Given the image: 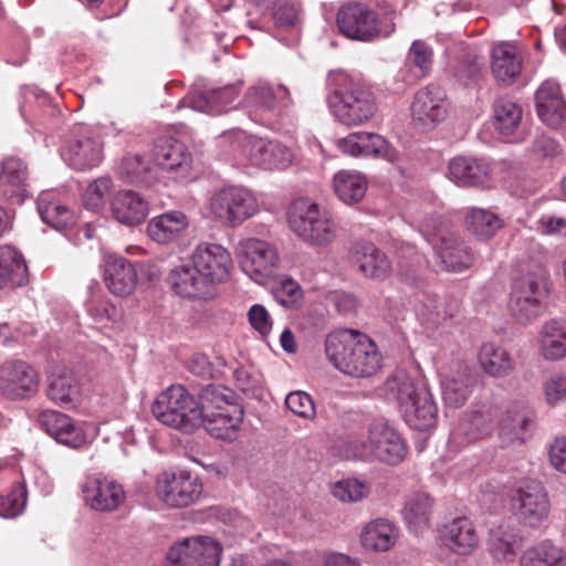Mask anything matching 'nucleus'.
Instances as JSON below:
<instances>
[{"label":"nucleus","mask_w":566,"mask_h":566,"mask_svg":"<svg viewBox=\"0 0 566 566\" xmlns=\"http://www.w3.org/2000/svg\"><path fill=\"white\" fill-rule=\"evenodd\" d=\"M340 420L347 432L337 440L335 449L343 459L377 460L396 465L406 458L408 447L401 434L387 420L374 419L368 424L367 440L361 439L355 432L360 424L359 413L345 412Z\"/></svg>","instance_id":"obj_1"},{"label":"nucleus","mask_w":566,"mask_h":566,"mask_svg":"<svg viewBox=\"0 0 566 566\" xmlns=\"http://www.w3.org/2000/svg\"><path fill=\"white\" fill-rule=\"evenodd\" d=\"M325 353L335 368L352 377H370L380 368L381 356L374 340L354 329L328 334Z\"/></svg>","instance_id":"obj_2"},{"label":"nucleus","mask_w":566,"mask_h":566,"mask_svg":"<svg viewBox=\"0 0 566 566\" xmlns=\"http://www.w3.org/2000/svg\"><path fill=\"white\" fill-rule=\"evenodd\" d=\"M327 104L333 116L346 126L361 125L371 119L377 106L369 90L343 71L327 77Z\"/></svg>","instance_id":"obj_3"},{"label":"nucleus","mask_w":566,"mask_h":566,"mask_svg":"<svg viewBox=\"0 0 566 566\" xmlns=\"http://www.w3.org/2000/svg\"><path fill=\"white\" fill-rule=\"evenodd\" d=\"M386 398L398 405L406 423L419 431L436 424L438 408L428 387L405 374H397L385 382Z\"/></svg>","instance_id":"obj_4"},{"label":"nucleus","mask_w":566,"mask_h":566,"mask_svg":"<svg viewBox=\"0 0 566 566\" xmlns=\"http://www.w3.org/2000/svg\"><path fill=\"white\" fill-rule=\"evenodd\" d=\"M201 426L213 438L232 441L243 420V409L233 402L234 394L227 387L207 385L200 391Z\"/></svg>","instance_id":"obj_5"},{"label":"nucleus","mask_w":566,"mask_h":566,"mask_svg":"<svg viewBox=\"0 0 566 566\" xmlns=\"http://www.w3.org/2000/svg\"><path fill=\"white\" fill-rule=\"evenodd\" d=\"M154 417L163 424L191 433L201 427V399L182 385H171L159 394L151 406Z\"/></svg>","instance_id":"obj_6"},{"label":"nucleus","mask_w":566,"mask_h":566,"mask_svg":"<svg viewBox=\"0 0 566 566\" xmlns=\"http://www.w3.org/2000/svg\"><path fill=\"white\" fill-rule=\"evenodd\" d=\"M551 285L549 276L543 269L516 279L509 303L512 316L521 324H528L536 319L544 310Z\"/></svg>","instance_id":"obj_7"},{"label":"nucleus","mask_w":566,"mask_h":566,"mask_svg":"<svg viewBox=\"0 0 566 566\" xmlns=\"http://www.w3.org/2000/svg\"><path fill=\"white\" fill-rule=\"evenodd\" d=\"M219 139L220 143H229L234 149L241 148L242 155L250 164L262 169H284L292 163L291 149L277 140L248 136L241 129L226 132Z\"/></svg>","instance_id":"obj_8"},{"label":"nucleus","mask_w":566,"mask_h":566,"mask_svg":"<svg viewBox=\"0 0 566 566\" xmlns=\"http://www.w3.org/2000/svg\"><path fill=\"white\" fill-rule=\"evenodd\" d=\"M289 223L296 235L312 245H327L336 237V224L329 212L315 202H295L290 211Z\"/></svg>","instance_id":"obj_9"},{"label":"nucleus","mask_w":566,"mask_h":566,"mask_svg":"<svg viewBox=\"0 0 566 566\" xmlns=\"http://www.w3.org/2000/svg\"><path fill=\"white\" fill-rule=\"evenodd\" d=\"M209 211L220 222L238 227L259 211V205L249 189L230 186L211 196Z\"/></svg>","instance_id":"obj_10"},{"label":"nucleus","mask_w":566,"mask_h":566,"mask_svg":"<svg viewBox=\"0 0 566 566\" xmlns=\"http://www.w3.org/2000/svg\"><path fill=\"white\" fill-rule=\"evenodd\" d=\"M237 256L242 271L254 282L263 284L279 269L276 248L266 241L248 238L237 245Z\"/></svg>","instance_id":"obj_11"},{"label":"nucleus","mask_w":566,"mask_h":566,"mask_svg":"<svg viewBox=\"0 0 566 566\" xmlns=\"http://www.w3.org/2000/svg\"><path fill=\"white\" fill-rule=\"evenodd\" d=\"M511 509L525 526H541L549 514V501L543 484L536 480L522 481L511 496Z\"/></svg>","instance_id":"obj_12"},{"label":"nucleus","mask_w":566,"mask_h":566,"mask_svg":"<svg viewBox=\"0 0 566 566\" xmlns=\"http://www.w3.org/2000/svg\"><path fill=\"white\" fill-rule=\"evenodd\" d=\"M156 492L169 507H186L200 499L202 483L197 474L189 471H166L157 479Z\"/></svg>","instance_id":"obj_13"},{"label":"nucleus","mask_w":566,"mask_h":566,"mask_svg":"<svg viewBox=\"0 0 566 566\" xmlns=\"http://www.w3.org/2000/svg\"><path fill=\"white\" fill-rule=\"evenodd\" d=\"M63 159L76 170L96 167L103 158V142L99 129L77 125L62 153Z\"/></svg>","instance_id":"obj_14"},{"label":"nucleus","mask_w":566,"mask_h":566,"mask_svg":"<svg viewBox=\"0 0 566 566\" xmlns=\"http://www.w3.org/2000/svg\"><path fill=\"white\" fill-rule=\"evenodd\" d=\"M151 158L158 170L159 180L185 181L190 177L192 155L181 142L172 138L157 140Z\"/></svg>","instance_id":"obj_15"},{"label":"nucleus","mask_w":566,"mask_h":566,"mask_svg":"<svg viewBox=\"0 0 566 566\" xmlns=\"http://www.w3.org/2000/svg\"><path fill=\"white\" fill-rule=\"evenodd\" d=\"M221 551L209 536L188 537L169 548L165 566H219Z\"/></svg>","instance_id":"obj_16"},{"label":"nucleus","mask_w":566,"mask_h":566,"mask_svg":"<svg viewBox=\"0 0 566 566\" xmlns=\"http://www.w3.org/2000/svg\"><path fill=\"white\" fill-rule=\"evenodd\" d=\"M339 31L347 38L370 42L379 36L377 14L361 3L343 6L336 17Z\"/></svg>","instance_id":"obj_17"},{"label":"nucleus","mask_w":566,"mask_h":566,"mask_svg":"<svg viewBox=\"0 0 566 566\" xmlns=\"http://www.w3.org/2000/svg\"><path fill=\"white\" fill-rule=\"evenodd\" d=\"M448 115L447 95L442 87L429 84L418 90L411 103L413 123L422 129H432Z\"/></svg>","instance_id":"obj_18"},{"label":"nucleus","mask_w":566,"mask_h":566,"mask_svg":"<svg viewBox=\"0 0 566 566\" xmlns=\"http://www.w3.org/2000/svg\"><path fill=\"white\" fill-rule=\"evenodd\" d=\"M35 370L23 360H9L0 366V392L9 399H24L38 391Z\"/></svg>","instance_id":"obj_19"},{"label":"nucleus","mask_w":566,"mask_h":566,"mask_svg":"<svg viewBox=\"0 0 566 566\" xmlns=\"http://www.w3.org/2000/svg\"><path fill=\"white\" fill-rule=\"evenodd\" d=\"M82 492L85 503L98 512H113L123 504L125 491L117 481L101 473L86 478Z\"/></svg>","instance_id":"obj_20"},{"label":"nucleus","mask_w":566,"mask_h":566,"mask_svg":"<svg viewBox=\"0 0 566 566\" xmlns=\"http://www.w3.org/2000/svg\"><path fill=\"white\" fill-rule=\"evenodd\" d=\"M191 261L214 289L228 277L232 268L229 251L217 243L198 244L192 252Z\"/></svg>","instance_id":"obj_21"},{"label":"nucleus","mask_w":566,"mask_h":566,"mask_svg":"<svg viewBox=\"0 0 566 566\" xmlns=\"http://www.w3.org/2000/svg\"><path fill=\"white\" fill-rule=\"evenodd\" d=\"M172 291L184 298L208 300L216 289L191 262L174 268L168 276Z\"/></svg>","instance_id":"obj_22"},{"label":"nucleus","mask_w":566,"mask_h":566,"mask_svg":"<svg viewBox=\"0 0 566 566\" xmlns=\"http://www.w3.org/2000/svg\"><path fill=\"white\" fill-rule=\"evenodd\" d=\"M535 419L534 410L525 402L509 406L499 423V437L504 444L524 443Z\"/></svg>","instance_id":"obj_23"},{"label":"nucleus","mask_w":566,"mask_h":566,"mask_svg":"<svg viewBox=\"0 0 566 566\" xmlns=\"http://www.w3.org/2000/svg\"><path fill=\"white\" fill-rule=\"evenodd\" d=\"M103 276L109 292L122 297L130 295L138 281L135 264L117 254L104 258Z\"/></svg>","instance_id":"obj_24"},{"label":"nucleus","mask_w":566,"mask_h":566,"mask_svg":"<svg viewBox=\"0 0 566 566\" xmlns=\"http://www.w3.org/2000/svg\"><path fill=\"white\" fill-rule=\"evenodd\" d=\"M39 422L49 436L63 446L78 449L86 443L83 429L65 413L48 409L41 412Z\"/></svg>","instance_id":"obj_25"},{"label":"nucleus","mask_w":566,"mask_h":566,"mask_svg":"<svg viewBox=\"0 0 566 566\" xmlns=\"http://www.w3.org/2000/svg\"><path fill=\"white\" fill-rule=\"evenodd\" d=\"M428 241L433 245L446 270L462 272L473 264L474 255L460 235L450 233L439 238H428Z\"/></svg>","instance_id":"obj_26"},{"label":"nucleus","mask_w":566,"mask_h":566,"mask_svg":"<svg viewBox=\"0 0 566 566\" xmlns=\"http://www.w3.org/2000/svg\"><path fill=\"white\" fill-rule=\"evenodd\" d=\"M350 259L357 270L367 279L384 281L392 268L387 255L369 242H357L350 250Z\"/></svg>","instance_id":"obj_27"},{"label":"nucleus","mask_w":566,"mask_h":566,"mask_svg":"<svg viewBox=\"0 0 566 566\" xmlns=\"http://www.w3.org/2000/svg\"><path fill=\"white\" fill-rule=\"evenodd\" d=\"M244 102L250 107L273 113H281L293 105L289 87L268 82H258L251 86L245 93Z\"/></svg>","instance_id":"obj_28"},{"label":"nucleus","mask_w":566,"mask_h":566,"mask_svg":"<svg viewBox=\"0 0 566 566\" xmlns=\"http://www.w3.org/2000/svg\"><path fill=\"white\" fill-rule=\"evenodd\" d=\"M494 421V412L490 406H482L476 410L463 415L459 424L450 434V442L455 446H465L486 436Z\"/></svg>","instance_id":"obj_29"},{"label":"nucleus","mask_w":566,"mask_h":566,"mask_svg":"<svg viewBox=\"0 0 566 566\" xmlns=\"http://www.w3.org/2000/svg\"><path fill=\"white\" fill-rule=\"evenodd\" d=\"M442 544L459 555H468L479 544V535L472 521L465 516L454 517L439 530Z\"/></svg>","instance_id":"obj_30"},{"label":"nucleus","mask_w":566,"mask_h":566,"mask_svg":"<svg viewBox=\"0 0 566 566\" xmlns=\"http://www.w3.org/2000/svg\"><path fill=\"white\" fill-rule=\"evenodd\" d=\"M522 106L510 96H501L493 103V126L509 142L523 140Z\"/></svg>","instance_id":"obj_31"},{"label":"nucleus","mask_w":566,"mask_h":566,"mask_svg":"<svg viewBox=\"0 0 566 566\" xmlns=\"http://www.w3.org/2000/svg\"><path fill=\"white\" fill-rule=\"evenodd\" d=\"M537 115L549 127H558L566 117V104L559 85L551 80L542 83L535 93Z\"/></svg>","instance_id":"obj_32"},{"label":"nucleus","mask_w":566,"mask_h":566,"mask_svg":"<svg viewBox=\"0 0 566 566\" xmlns=\"http://www.w3.org/2000/svg\"><path fill=\"white\" fill-rule=\"evenodd\" d=\"M46 395L60 407L73 409L82 402V384L73 371L60 370L49 377Z\"/></svg>","instance_id":"obj_33"},{"label":"nucleus","mask_w":566,"mask_h":566,"mask_svg":"<svg viewBox=\"0 0 566 566\" xmlns=\"http://www.w3.org/2000/svg\"><path fill=\"white\" fill-rule=\"evenodd\" d=\"M523 59L518 49L511 42H501L491 51V71L495 80L506 86L520 76Z\"/></svg>","instance_id":"obj_34"},{"label":"nucleus","mask_w":566,"mask_h":566,"mask_svg":"<svg viewBox=\"0 0 566 566\" xmlns=\"http://www.w3.org/2000/svg\"><path fill=\"white\" fill-rule=\"evenodd\" d=\"M189 228L188 216L180 210H169L154 217L147 226L149 238L161 244L179 240Z\"/></svg>","instance_id":"obj_35"},{"label":"nucleus","mask_w":566,"mask_h":566,"mask_svg":"<svg viewBox=\"0 0 566 566\" xmlns=\"http://www.w3.org/2000/svg\"><path fill=\"white\" fill-rule=\"evenodd\" d=\"M339 148L350 156L389 158L390 146L378 134L357 132L339 140Z\"/></svg>","instance_id":"obj_36"},{"label":"nucleus","mask_w":566,"mask_h":566,"mask_svg":"<svg viewBox=\"0 0 566 566\" xmlns=\"http://www.w3.org/2000/svg\"><path fill=\"white\" fill-rule=\"evenodd\" d=\"M538 353L543 359L557 361L566 357V322L552 318L538 333Z\"/></svg>","instance_id":"obj_37"},{"label":"nucleus","mask_w":566,"mask_h":566,"mask_svg":"<svg viewBox=\"0 0 566 566\" xmlns=\"http://www.w3.org/2000/svg\"><path fill=\"white\" fill-rule=\"evenodd\" d=\"M112 212L118 222L137 226L148 216V202L136 191L123 190L112 200Z\"/></svg>","instance_id":"obj_38"},{"label":"nucleus","mask_w":566,"mask_h":566,"mask_svg":"<svg viewBox=\"0 0 566 566\" xmlns=\"http://www.w3.org/2000/svg\"><path fill=\"white\" fill-rule=\"evenodd\" d=\"M448 176L458 186L474 187L485 182L489 166L481 159L458 156L450 160Z\"/></svg>","instance_id":"obj_39"},{"label":"nucleus","mask_w":566,"mask_h":566,"mask_svg":"<svg viewBox=\"0 0 566 566\" xmlns=\"http://www.w3.org/2000/svg\"><path fill=\"white\" fill-rule=\"evenodd\" d=\"M238 95L239 88L235 85H227L195 92L188 97V103L195 111L219 114L230 106Z\"/></svg>","instance_id":"obj_40"},{"label":"nucleus","mask_w":566,"mask_h":566,"mask_svg":"<svg viewBox=\"0 0 566 566\" xmlns=\"http://www.w3.org/2000/svg\"><path fill=\"white\" fill-rule=\"evenodd\" d=\"M479 365L490 377L504 378L515 369V360L511 353L494 343H485L479 350Z\"/></svg>","instance_id":"obj_41"},{"label":"nucleus","mask_w":566,"mask_h":566,"mask_svg":"<svg viewBox=\"0 0 566 566\" xmlns=\"http://www.w3.org/2000/svg\"><path fill=\"white\" fill-rule=\"evenodd\" d=\"M28 282V268L22 254L10 245L0 247V290L23 286Z\"/></svg>","instance_id":"obj_42"},{"label":"nucleus","mask_w":566,"mask_h":566,"mask_svg":"<svg viewBox=\"0 0 566 566\" xmlns=\"http://www.w3.org/2000/svg\"><path fill=\"white\" fill-rule=\"evenodd\" d=\"M120 178L132 185L150 187L159 181L155 164H150L140 155H127L119 166Z\"/></svg>","instance_id":"obj_43"},{"label":"nucleus","mask_w":566,"mask_h":566,"mask_svg":"<svg viewBox=\"0 0 566 566\" xmlns=\"http://www.w3.org/2000/svg\"><path fill=\"white\" fill-rule=\"evenodd\" d=\"M433 500L426 492L410 494L403 505L402 514L408 527L420 533L430 525Z\"/></svg>","instance_id":"obj_44"},{"label":"nucleus","mask_w":566,"mask_h":566,"mask_svg":"<svg viewBox=\"0 0 566 566\" xmlns=\"http://www.w3.org/2000/svg\"><path fill=\"white\" fill-rule=\"evenodd\" d=\"M333 187L340 201L345 205H355L366 195L367 179L358 171L339 170L334 175Z\"/></svg>","instance_id":"obj_45"},{"label":"nucleus","mask_w":566,"mask_h":566,"mask_svg":"<svg viewBox=\"0 0 566 566\" xmlns=\"http://www.w3.org/2000/svg\"><path fill=\"white\" fill-rule=\"evenodd\" d=\"M398 531L395 525L384 518H377L364 528L360 541L366 549L387 552L396 543Z\"/></svg>","instance_id":"obj_46"},{"label":"nucleus","mask_w":566,"mask_h":566,"mask_svg":"<svg viewBox=\"0 0 566 566\" xmlns=\"http://www.w3.org/2000/svg\"><path fill=\"white\" fill-rule=\"evenodd\" d=\"M447 51L457 57L453 75L459 82L467 85L478 80L483 63L475 49L470 48L464 42H459Z\"/></svg>","instance_id":"obj_47"},{"label":"nucleus","mask_w":566,"mask_h":566,"mask_svg":"<svg viewBox=\"0 0 566 566\" xmlns=\"http://www.w3.org/2000/svg\"><path fill=\"white\" fill-rule=\"evenodd\" d=\"M465 224L479 240H489L503 228V219L490 209L472 207L465 216Z\"/></svg>","instance_id":"obj_48"},{"label":"nucleus","mask_w":566,"mask_h":566,"mask_svg":"<svg viewBox=\"0 0 566 566\" xmlns=\"http://www.w3.org/2000/svg\"><path fill=\"white\" fill-rule=\"evenodd\" d=\"M36 207L42 221L53 229L61 230L73 222L72 211L56 201L53 192H42L38 198Z\"/></svg>","instance_id":"obj_49"},{"label":"nucleus","mask_w":566,"mask_h":566,"mask_svg":"<svg viewBox=\"0 0 566 566\" xmlns=\"http://www.w3.org/2000/svg\"><path fill=\"white\" fill-rule=\"evenodd\" d=\"M520 566H566V554L545 541L525 549L520 557Z\"/></svg>","instance_id":"obj_50"},{"label":"nucleus","mask_w":566,"mask_h":566,"mask_svg":"<svg viewBox=\"0 0 566 566\" xmlns=\"http://www.w3.org/2000/svg\"><path fill=\"white\" fill-rule=\"evenodd\" d=\"M520 547L518 537L504 527L491 530L489 549L496 560L513 562Z\"/></svg>","instance_id":"obj_51"},{"label":"nucleus","mask_w":566,"mask_h":566,"mask_svg":"<svg viewBox=\"0 0 566 566\" xmlns=\"http://www.w3.org/2000/svg\"><path fill=\"white\" fill-rule=\"evenodd\" d=\"M29 171L24 161L18 157L6 158L0 167V184L11 192L24 189Z\"/></svg>","instance_id":"obj_52"},{"label":"nucleus","mask_w":566,"mask_h":566,"mask_svg":"<svg viewBox=\"0 0 566 566\" xmlns=\"http://www.w3.org/2000/svg\"><path fill=\"white\" fill-rule=\"evenodd\" d=\"M432 63L433 49L422 40L413 41L406 55V65L416 69L418 77H426L431 71Z\"/></svg>","instance_id":"obj_53"},{"label":"nucleus","mask_w":566,"mask_h":566,"mask_svg":"<svg viewBox=\"0 0 566 566\" xmlns=\"http://www.w3.org/2000/svg\"><path fill=\"white\" fill-rule=\"evenodd\" d=\"M301 7L295 0H277L272 10L274 25L281 30L297 29L301 22Z\"/></svg>","instance_id":"obj_54"},{"label":"nucleus","mask_w":566,"mask_h":566,"mask_svg":"<svg viewBox=\"0 0 566 566\" xmlns=\"http://www.w3.org/2000/svg\"><path fill=\"white\" fill-rule=\"evenodd\" d=\"M113 182L107 177L94 180L83 195V205L87 210L97 212L104 208L111 193Z\"/></svg>","instance_id":"obj_55"},{"label":"nucleus","mask_w":566,"mask_h":566,"mask_svg":"<svg viewBox=\"0 0 566 566\" xmlns=\"http://www.w3.org/2000/svg\"><path fill=\"white\" fill-rule=\"evenodd\" d=\"M27 488L23 483H17L12 490L0 495V516L13 518L20 515L27 505Z\"/></svg>","instance_id":"obj_56"},{"label":"nucleus","mask_w":566,"mask_h":566,"mask_svg":"<svg viewBox=\"0 0 566 566\" xmlns=\"http://www.w3.org/2000/svg\"><path fill=\"white\" fill-rule=\"evenodd\" d=\"M370 492L369 485L358 479H345L334 484L332 493L342 502H358Z\"/></svg>","instance_id":"obj_57"},{"label":"nucleus","mask_w":566,"mask_h":566,"mask_svg":"<svg viewBox=\"0 0 566 566\" xmlns=\"http://www.w3.org/2000/svg\"><path fill=\"white\" fill-rule=\"evenodd\" d=\"M399 269L402 281L409 285H417L418 275L417 268L421 265L423 256L420 255L416 247L407 243L400 250L399 254Z\"/></svg>","instance_id":"obj_58"},{"label":"nucleus","mask_w":566,"mask_h":566,"mask_svg":"<svg viewBox=\"0 0 566 566\" xmlns=\"http://www.w3.org/2000/svg\"><path fill=\"white\" fill-rule=\"evenodd\" d=\"M442 398L447 406L460 408L468 400L471 388L467 381L458 378H450L442 381Z\"/></svg>","instance_id":"obj_59"},{"label":"nucleus","mask_w":566,"mask_h":566,"mask_svg":"<svg viewBox=\"0 0 566 566\" xmlns=\"http://www.w3.org/2000/svg\"><path fill=\"white\" fill-rule=\"evenodd\" d=\"M274 300L284 307H293L302 298L298 283L292 279H283L272 286Z\"/></svg>","instance_id":"obj_60"},{"label":"nucleus","mask_w":566,"mask_h":566,"mask_svg":"<svg viewBox=\"0 0 566 566\" xmlns=\"http://www.w3.org/2000/svg\"><path fill=\"white\" fill-rule=\"evenodd\" d=\"M286 407L296 416L312 419L315 416V406L311 396L304 391H294L285 398Z\"/></svg>","instance_id":"obj_61"},{"label":"nucleus","mask_w":566,"mask_h":566,"mask_svg":"<svg viewBox=\"0 0 566 566\" xmlns=\"http://www.w3.org/2000/svg\"><path fill=\"white\" fill-rule=\"evenodd\" d=\"M545 397L549 405L556 406L566 400V377L562 375L552 376L544 386Z\"/></svg>","instance_id":"obj_62"},{"label":"nucleus","mask_w":566,"mask_h":566,"mask_svg":"<svg viewBox=\"0 0 566 566\" xmlns=\"http://www.w3.org/2000/svg\"><path fill=\"white\" fill-rule=\"evenodd\" d=\"M248 319L251 326L262 336H266L272 328L269 312L261 304H254L250 307Z\"/></svg>","instance_id":"obj_63"},{"label":"nucleus","mask_w":566,"mask_h":566,"mask_svg":"<svg viewBox=\"0 0 566 566\" xmlns=\"http://www.w3.org/2000/svg\"><path fill=\"white\" fill-rule=\"evenodd\" d=\"M549 461L557 471L566 473V437L557 438L552 443Z\"/></svg>","instance_id":"obj_64"}]
</instances>
